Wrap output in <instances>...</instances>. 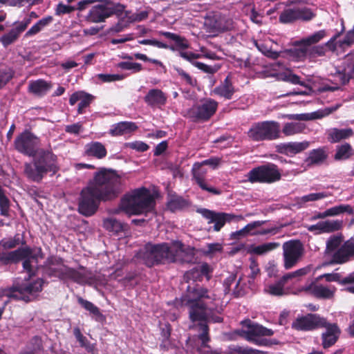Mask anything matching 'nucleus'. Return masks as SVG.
Instances as JSON below:
<instances>
[{"label": "nucleus", "instance_id": "44", "mask_svg": "<svg viewBox=\"0 0 354 354\" xmlns=\"http://www.w3.org/2000/svg\"><path fill=\"white\" fill-rule=\"evenodd\" d=\"M307 46L308 59L314 61L318 57H322L325 55L326 48L323 46Z\"/></svg>", "mask_w": 354, "mask_h": 354}, {"label": "nucleus", "instance_id": "56", "mask_svg": "<svg viewBox=\"0 0 354 354\" xmlns=\"http://www.w3.org/2000/svg\"><path fill=\"white\" fill-rule=\"evenodd\" d=\"M266 223V221H256L245 226L248 235H257L259 228Z\"/></svg>", "mask_w": 354, "mask_h": 354}, {"label": "nucleus", "instance_id": "47", "mask_svg": "<svg viewBox=\"0 0 354 354\" xmlns=\"http://www.w3.org/2000/svg\"><path fill=\"white\" fill-rule=\"evenodd\" d=\"M78 303L86 310L89 311L90 313L96 316L97 317H102V315L100 313L99 308L95 306L93 303L82 299V297L78 298Z\"/></svg>", "mask_w": 354, "mask_h": 354}, {"label": "nucleus", "instance_id": "20", "mask_svg": "<svg viewBox=\"0 0 354 354\" xmlns=\"http://www.w3.org/2000/svg\"><path fill=\"white\" fill-rule=\"evenodd\" d=\"M343 221L342 220H326L318 222L315 225L307 227L309 232L315 234L324 233H331L340 230L342 227Z\"/></svg>", "mask_w": 354, "mask_h": 354}, {"label": "nucleus", "instance_id": "37", "mask_svg": "<svg viewBox=\"0 0 354 354\" xmlns=\"http://www.w3.org/2000/svg\"><path fill=\"white\" fill-rule=\"evenodd\" d=\"M213 28L219 32L230 30L234 28V22L232 19L219 17L215 19Z\"/></svg>", "mask_w": 354, "mask_h": 354}, {"label": "nucleus", "instance_id": "13", "mask_svg": "<svg viewBox=\"0 0 354 354\" xmlns=\"http://www.w3.org/2000/svg\"><path fill=\"white\" fill-rule=\"evenodd\" d=\"M281 176L277 166L271 163L256 167L247 174L248 181L252 183H272L280 180Z\"/></svg>", "mask_w": 354, "mask_h": 354}, {"label": "nucleus", "instance_id": "8", "mask_svg": "<svg viewBox=\"0 0 354 354\" xmlns=\"http://www.w3.org/2000/svg\"><path fill=\"white\" fill-rule=\"evenodd\" d=\"M339 105L326 107L319 109L310 113L291 114L288 115V119L297 120L286 123L282 129V133L286 136H293L301 133L306 129V124L301 121H308L316 119H321L336 111Z\"/></svg>", "mask_w": 354, "mask_h": 354}, {"label": "nucleus", "instance_id": "15", "mask_svg": "<svg viewBox=\"0 0 354 354\" xmlns=\"http://www.w3.org/2000/svg\"><path fill=\"white\" fill-rule=\"evenodd\" d=\"M40 140L28 131L19 135L15 140V149L24 155L32 156L39 149Z\"/></svg>", "mask_w": 354, "mask_h": 354}, {"label": "nucleus", "instance_id": "60", "mask_svg": "<svg viewBox=\"0 0 354 354\" xmlns=\"http://www.w3.org/2000/svg\"><path fill=\"white\" fill-rule=\"evenodd\" d=\"M97 77L104 82H111L122 80L124 76L118 74H98Z\"/></svg>", "mask_w": 354, "mask_h": 354}, {"label": "nucleus", "instance_id": "57", "mask_svg": "<svg viewBox=\"0 0 354 354\" xmlns=\"http://www.w3.org/2000/svg\"><path fill=\"white\" fill-rule=\"evenodd\" d=\"M9 209V200L6 196L4 192L0 186V211L1 214L4 216L8 215Z\"/></svg>", "mask_w": 354, "mask_h": 354}, {"label": "nucleus", "instance_id": "35", "mask_svg": "<svg viewBox=\"0 0 354 354\" xmlns=\"http://www.w3.org/2000/svg\"><path fill=\"white\" fill-rule=\"evenodd\" d=\"M353 154V149L350 144L344 143L337 145L334 158L336 160H344L349 158Z\"/></svg>", "mask_w": 354, "mask_h": 354}, {"label": "nucleus", "instance_id": "63", "mask_svg": "<svg viewBox=\"0 0 354 354\" xmlns=\"http://www.w3.org/2000/svg\"><path fill=\"white\" fill-rule=\"evenodd\" d=\"M127 146L129 148H131L132 149H135L140 152L146 151L149 148L148 145L146 143L141 142V141H136V142H129L127 144Z\"/></svg>", "mask_w": 354, "mask_h": 354}, {"label": "nucleus", "instance_id": "46", "mask_svg": "<svg viewBox=\"0 0 354 354\" xmlns=\"http://www.w3.org/2000/svg\"><path fill=\"white\" fill-rule=\"evenodd\" d=\"M124 11V10L119 15H117L120 20L115 25L110 28L109 32H121L131 23L128 21V18L125 16V12Z\"/></svg>", "mask_w": 354, "mask_h": 354}, {"label": "nucleus", "instance_id": "28", "mask_svg": "<svg viewBox=\"0 0 354 354\" xmlns=\"http://www.w3.org/2000/svg\"><path fill=\"white\" fill-rule=\"evenodd\" d=\"M52 85L44 80L39 79L35 81H30L28 84L30 93L37 95L43 96L51 88Z\"/></svg>", "mask_w": 354, "mask_h": 354}, {"label": "nucleus", "instance_id": "52", "mask_svg": "<svg viewBox=\"0 0 354 354\" xmlns=\"http://www.w3.org/2000/svg\"><path fill=\"white\" fill-rule=\"evenodd\" d=\"M297 20L310 21L315 17V14L307 8H296Z\"/></svg>", "mask_w": 354, "mask_h": 354}, {"label": "nucleus", "instance_id": "27", "mask_svg": "<svg viewBox=\"0 0 354 354\" xmlns=\"http://www.w3.org/2000/svg\"><path fill=\"white\" fill-rule=\"evenodd\" d=\"M138 127L133 122H121L113 124L109 133L113 136H123L136 131Z\"/></svg>", "mask_w": 354, "mask_h": 354}, {"label": "nucleus", "instance_id": "5", "mask_svg": "<svg viewBox=\"0 0 354 354\" xmlns=\"http://www.w3.org/2000/svg\"><path fill=\"white\" fill-rule=\"evenodd\" d=\"M342 241V235H333L328 239L325 255L332 256L329 263H344L354 256V238L348 239L341 245Z\"/></svg>", "mask_w": 354, "mask_h": 354}, {"label": "nucleus", "instance_id": "32", "mask_svg": "<svg viewBox=\"0 0 354 354\" xmlns=\"http://www.w3.org/2000/svg\"><path fill=\"white\" fill-rule=\"evenodd\" d=\"M209 272V266L207 263L199 264L194 266L192 270L185 274V277L196 280L203 277L209 279L208 274Z\"/></svg>", "mask_w": 354, "mask_h": 354}, {"label": "nucleus", "instance_id": "62", "mask_svg": "<svg viewBox=\"0 0 354 354\" xmlns=\"http://www.w3.org/2000/svg\"><path fill=\"white\" fill-rule=\"evenodd\" d=\"M75 10V7L65 5L62 3H59L56 8L55 14L57 15H62L64 14H69Z\"/></svg>", "mask_w": 354, "mask_h": 354}, {"label": "nucleus", "instance_id": "11", "mask_svg": "<svg viewBox=\"0 0 354 354\" xmlns=\"http://www.w3.org/2000/svg\"><path fill=\"white\" fill-rule=\"evenodd\" d=\"M242 330L241 335L248 342L260 346L268 344V340L263 338L266 336H272L274 331L250 319H245L241 322Z\"/></svg>", "mask_w": 354, "mask_h": 354}, {"label": "nucleus", "instance_id": "12", "mask_svg": "<svg viewBox=\"0 0 354 354\" xmlns=\"http://www.w3.org/2000/svg\"><path fill=\"white\" fill-rule=\"evenodd\" d=\"M57 275L62 279H70L80 284L99 285L103 283L100 280L99 276L93 274L86 269L77 270L73 268L62 266L57 270Z\"/></svg>", "mask_w": 354, "mask_h": 354}, {"label": "nucleus", "instance_id": "61", "mask_svg": "<svg viewBox=\"0 0 354 354\" xmlns=\"http://www.w3.org/2000/svg\"><path fill=\"white\" fill-rule=\"evenodd\" d=\"M138 43L140 44L150 45V46H156L158 48H165L166 49V48H169V46L166 44L161 42L160 41H158L155 39H142V40H139Z\"/></svg>", "mask_w": 354, "mask_h": 354}, {"label": "nucleus", "instance_id": "33", "mask_svg": "<svg viewBox=\"0 0 354 354\" xmlns=\"http://www.w3.org/2000/svg\"><path fill=\"white\" fill-rule=\"evenodd\" d=\"M167 207L171 212L183 209L189 205L187 200L176 195H169L167 203Z\"/></svg>", "mask_w": 354, "mask_h": 354}, {"label": "nucleus", "instance_id": "3", "mask_svg": "<svg viewBox=\"0 0 354 354\" xmlns=\"http://www.w3.org/2000/svg\"><path fill=\"white\" fill-rule=\"evenodd\" d=\"M59 169L57 156L52 150L39 149L32 156V160L24 164V174L28 180L40 183L47 174L53 176Z\"/></svg>", "mask_w": 354, "mask_h": 354}, {"label": "nucleus", "instance_id": "34", "mask_svg": "<svg viewBox=\"0 0 354 354\" xmlns=\"http://www.w3.org/2000/svg\"><path fill=\"white\" fill-rule=\"evenodd\" d=\"M343 84L347 83L354 76V59L352 55H347L344 61Z\"/></svg>", "mask_w": 354, "mask_h": 354}, {"label": "nucleus", "instance_id": "59", "mask_svg": "<svg viewBox=\"0 0 354 354\" xmlns=\"http://www.w3.org/2000/svg\"><path fill=\"white\" fill-rule=\"evenodd\" d=\"M192 65H194L198 69L204 71L205 73H209V74H213V73H216L219 69L218 66H216V65H215L214 66H208V65L203 64L202 62H192Z\"/></svg>", "mask_w": 354, "mask_h": 354}, {"label": "nucleus", "instance_id": "43", "mask_svg": "<svg viewBox=\"0 0 354 354\" xmlns=\"http://www.w3.org/2000/svg\"><path fill=\"white\" fill-rule=\"evenodd\" d=\"M277 76L279 80L290 82L293 84H299L306 86V83L303 81H301L300 77L298 75L292 73L290 71H286L279 73Z\"/></svg>", "mask_w": 354, "mask_h": 354}, {"label": "nucleus", "instance_id": "1", "mask_svg": "<svg viewBox=\"0 0 354 354\" xmlns=\"http://www.w3.org/2000/svg\"><path fill=\"white\" fill-rule=\"evenodd\" d=\"M121 192V176L115 170L102 168L81 191L78 204L79 212L90 216L95 213L100 201H112Z\"/></svg>", "mask_w": 354, "mask_h": 354}, {"label": "nucleus", "instance_id": "10", "mask_svg": "<svg viewBox=\"0 0 354 354\" xmlns=\"http://www.w3.org/2000/svg\"><path fill=\"white\" fill-rule=\"evenodd\" d=\"M124 10V6L122 4L102 0L99 3L92 6L86 19L91 23H101L113 15H119Z\"/></svg>", "mask_w": 354, "mask_h": 354}, {"label": "nucleus", "instance_id": "58", "mask_svg": "<svg viewBox=\"0 0 354 354\" xmlns=\"http://www.w3.org/2000/svg\"><path fill=\"white\" fill-rule=\"evenodd\" d=\"M175 71H176L177 74L180 77L181 80L185 81L187 84L190 86H194L196 84V80L192 78L189 75V74L185 72L183 69L178 67H176Z\"/></svg>", "mask_w": 354, "mask_h": 354}, {"label": "nucleus", "instance_id": "4", "mask_svg": "<svg viewBox=\"0 0 354 354\" xmlns=\"http://www.w3.org/2000/svg\"><path fill=\"white\" fill-rule=\"evenodd\" d=\"M155 201L150 191L145 187L134 189L124 195L120 209L129 214H141L153 210Z\"/></svg>", "mask_w": 354, "mask_h": 354}, {"label": "nucleus", "instance_id": "31", "mask_svg": "<svg viewBox=\"0 0 354 354\" xmlns=\"http://www.w3.org/2000/svg\"><path fill=\"white\" fill-rule=\"evenodd\" d=\"M353 135V131L351 128L337 129L334 128L328 131V139L331 142H337L341 140L347 139Z\"/></svg>", "mask_w": 354, "mask_h": 354}, {"label": "nucleus", "instance_id": "22", "mask_svg": "<svg viewBox=\"0 0 354 354\" xmlns=\"http://www.w3.org/2000/svg\"><path fill=\"white\" fill-rule=\"evenodd\" d=\"M306 292L315 296L317 298L328 299L333 297L334 288H330L316 282H312L302 288Z\"/></svg>", "mask_w": 354, "mask_h": 354}, {"label": "nucleus", "instance_id": "16", "mask_svg": "<svg viewBox=\"0 0 354 354\" xmlns=\"http://www.w3.org/2000/svg\"><path fill=\"white\" fill-rule=\"evenodd\" d=\"M326 36V31L321 30L311 35L295 42V48L292 50V55L298 60L308 59L307 46L318 43Z\"/></svg>", "mask_w": 354, "mask_h": 354}, {"label": "nucleus", "instance_id": "53", "mask_svg": "<svg viewBox=\"0 0 354 354\" xmlns=\"http://www.w3.org/2000/svg\"><path fill=\"white\" fill-rule=\"evenodd\" d=\"M118 67L123 70L132 71L133 72H139L142 69V65L140 63L130 62H121L118 64Z\"/></svg>", "mask_w": 354, "mask_h": 354}, {"label": "nucleus", "instance_id": "18", "mask_svg": "<svg viewBox=\"0 0 354 354\" xmlns=\"http://www.w3.org/2000/svg\"><path fill=\"white\" fill-rule=\"evenodd\" d=\"M326 324V319L316 314H308L297 318L292 324V328L297 330H311L321 328Z\"/></svg>", "mask_w": 354, "mask_h": 354}, {"label": "nucleus", "instance_id": "9", "mask_svg": "<svg viewBox=\"0 0 354 354\" xmlns=\"http://www.w3.org/2000/svg\"><path fill=\"white\" fill-rule=\"evenodd\" d=\"M248 136L255 142L277 139L280 137V124L273 120L255 122L249 129Z\"/></svg>", "mask_w": 354, "mask_h": 354}, {"label": "nucleus", "instance_id": "39", "mask_svg": "<svg viewBox=\"0 0 354 354\" xmlns=\"http://www.w3.org/2000/svg\"><path fill=\"white\" fill-rule=\"evenodd\" d=\"M73 334L76 339L80 343V346L84 348L88 353H94L95 347L94 344H91L85 336L82 335L79 328L73 329Z\"/></svg>", "mask_w": 354, "mask_h": 354}, {"label": "nucleus", "instance_id": "14", "mask_svg": "<svg viewBox=\"0 0 354 354\" xmlns=\"http://www.w3.org/2000/svg\"><path fill=\"white\" fill-rule=\"evenodd\" d=\"M283 266L288 270L295 266L304 254V248L299 241L292 240L283 244Z\"/></svg>", "mask_w": 354, "mask_h": 354}, {"label": "nucleus", "instance_id": "54", "mask_svg": "<svg viewBox=\"0 0 354 354\" xmlns=\"http://www.w3.org/2000/svg\"><path fill=\"white\" fill-rule=\"evenodd\" d=\"M14 72L10 68L0 70V88H3L13 77Z\"/></svg>", "mask_w": 354, "mask_h": 354}, {"label": "nucleus", "instance_id": "26", "mask_svg": "<svg viewBox=\"0 0 354 354\" xmlns=\"http://www.w3.org/2000/svg\"><path fill=\"white\" fill-rule=\"evenodd\" d=\"M144 100L149 106L160 108L166 104L167 96L161 90L153 88L149 91Z\"/></svg>", "mask_w": 354, "mask_h": 354}, {"label": "nucleus", "instance_id": "64", "mask_svg": "<svg viewBox=\"0 0 354 354\" xmlns=\"http://www.w3.org/2000/svg\"><path fill=\"white\" fill-rule=\"evenodd\" d=\"M125 16L128 18L129 22H133L134 21H142L147 17L146 12H140L137 14H131L130 12H125Z\"/></svg>", "mask_w": 354, "mask_h": 354}, {"label": "nucleus", "instance_id": "36", "mask_svg": "<svg viewBox=\"0 0 354 354\" xmlns=\"http://www.w3.org/2000/svg\"><path fill=\"white\" fill-rule=\"evenodd\" d=\"M53 21L51 16H46L39 20L35 25H33L26 33V36H32L37 34L42 30L45 27L48 26Z\"/></svg>", "mask_w": 354, "mask_h": 354}, {"label": "nucleus", "instance_id": "19", "mask_svg": "<svg viewBox=\"0 0 354 354\" xmlns=\"http://www.w3.org/2000/svg\"><path fill=\"white\" fill-rule=\"evenodd\" d=\"M201 213L208 220V223H214L213 229L216 232L219 231L226 222L232 221V214L215 212L207 209H202Z\"/></svg>", "mask_w": 354, "mask_h": 354}, {"label": "nucleus", "instance_id": "23", "mask_svg": "<svg viewBox=\"0 0 354 354\" xmlns=\"http://www.w3.org/2000/svg\"><path fill=\"white\" fill-rule=\"evenodd\" d=\"M309 147V142H290L286 143H281L277 146V150L279 153L286 154L287 156H292L300 153Z\"/></svg>", "mask_w": 354, "mask_h": 354}, {"label": "nucleus", "instance_id": "48", "mask_svg": "<svg viewBox=\"0 0 354 354\" xmlns=\"http://www.w3.org/2000/svg\"><path fill=\"white\" fill-rule=\"evenodd\" d=\"M295 20H297L296 8L286 9L279 16V21L283 24L291 23Z\"/></svg>", "mask_w": 354, "mask_h": 354}, {"label": "nucleus", "instance_id": "55", "mask_svg": "<svg viewBox=\"0 0 354 354\" xmlns=\"http://www.w3.org/2000/svg\"><path fill=\"white\" fill-rule=\"evenodd\" d=\"M232 350L239 354H267L264 351L254 349L248 346H235L233 347Z\"/></svg>", "mask_w": 354, "mask_h": 354}, {"label": "nucleus", "instance_id": "25", "mask_svg": "<svg viewBox=\"0 0 354 354\" xmlns=\"http://www.w3.org/2000/svg\"><path fill=\"white\" fill-rule=\"evenodd\" d=\"M93 97L84 92V91H77L73 93L69 98V103L73 106L77 102H80L77 108L78 114H82L84 112V109L88 107L91 103Z\"/></svg>", "mask_w": 354, "mask_h": 354}, {"label": "nucleus", "instance_id": "40", "mask_svg": "<svg viewBox=\"0 0 354 354\" xmlns=\"http://www.w3.org/2000/svg\"><path fill=\"white\" fill-rule=\"evenodd\" d=\"M330 194L328 192L310 193L309 194L299 197L296 199L299 205H303L308 202L317 201L325 198Z\"/></svg>", "mask_w": 354, "mask_h": 354}, {"label": "nucleus", "instance_id": "2", "mask_svg": "<svg viewBox=\"0 0 354 354\" xmlns=\"http://www.w3.org/2000/svg\"><path fill=\"white\" fill-rule=\"evenodd\" d=\"M194 255L193 248L178 241L171 243H147L138 253V258L148 267L176 262H189Z\"/></svg>", "mask_w": 354, "mask_h": 354}, {"label": "nucleus", "instance_id": "51", "mask_svg": "<svg viewBox=\"0 0 354 354\" xmlns=\"http://www.w3.org/2000/svg\"><path fill=\"white\" fill-rule=\"evenodd\" d=\"M19 35L17 31H15L12 28L6 34L3 35L0 38V41L4 47H7L13 42H15L19 37Z\"/></svg>", "mask_w": 354, "mask_h": 354}, {"label": "nucleus", "instance_id": "24", "mask_svg": "<svg viewBox=\"0 0 354 354\" xmlns=\"http://www.w3.org/2000/svg\"><path fill=\"white\" fill-rule=\"evenodd\" d=\"M326 330L322 334V346L324 348H329L337 342L340 334V330L335 324H329L326 321L325 326Z\"/></svg>", "mask_w": 354, "mask_h": 354}, {"label": "nucleus", "instance_id": "45", "mask_svg": "<svg viewBox=\"0 0 354 354\" xmlns=\"http://www.w3.org/2000/svg\"><path fill=\"white\" fill-rule=\"evenodd\" d=\"M284 284L279 280V281L267 285L264 291L273 296H281L284 294Z\"/></svg>", "mask_w": 354, "mask_h": 354}, {"label": "nucleus", "instance_id": "6", "mask_svg": "<svg viewBox=\"0 0 354 354\" xmlns=\"http://www.w3.org/2000/svg\"><path fill=\"white\" fill-rule=\"evenodd\" d=\"M43 280L37 279L30 281L25 280L21 283L16 284L12 288L0 290V297L4 298V304L10 300H22L28 302L33 299L35 295L42 290Z\"/></svg>", "mask_w": 354, "mask_h": 354}, {"label": "nucleus", "instance_id": "41", "mask_svg": "<svg viewBox=\"0 0 354 354\" xmlns=\"http://www.w3.org/2000/svg\"><path fill=\"white\" fill-rule=\"evenodd\" d=\"M103 226L106 230L115 234L122 231L124 229L123 224L113 218L104 219L103 221Z\"/></svg>", "mask_w": 354, "mask_h": 354}, {"label": "nucleus", "instance_id": "50", "mask_svg": "<svg viewBox=\"0 0 354 354\" xmlns=\"http://www.w3.org/2000/svg\"><path fill=\"white\" fill-rule=\"evenodd\" d=\"M43 348L42 340L40 337L35 336L31 339L28 344V353L34 354Z\"/></svg>", "mask_w": 354, "mask_h": 354}, {"label": "nucleus", "instance_id": "17", "mask_svg": "<svg viewBox=\"0 0 354 354\" xmlns=\"http://www.w3.org/2000/svg\"><path fill=\"white\" fill-rule=\"evenodd\" d=\"M218 103L212 99H206L193 106L189 111V116L196 120H207L216 112Z\"/></svg>", "mask_w": 354, "mask_h": 354}, {"label": "nucleus", "instance_id": "38", "mask_svg": "<svg viewBox=\"0 0 354 354\" xmlns=\"http://www.w3.org/2000/svg\"><path fill=\"white\" fill-rule=\"evenodd\" d=\"M327 158V154L323 149H313L309 153L307 159L308 164L319 165L322 163Z\"/></svg>", "mask_w": 354, "mask_h": 354}, {"label": "nucleus", "instance_id": "21", "mask_svg": "<svg viewBox=\"0 0 354 354\" xmlns=\"http://www.w3.org/2000/svg\"><path fill=\"white\" fill-rule=\"evenodd\" d=\"M203 165L199 162L194 164L192 169V174L193 178L195 180L198 186L203 190L207 191L214 195H219L221 194V191L216 189L213 187H208L205 182V176L207 173V170L203 169Z\"/></svg>", "mask_w": 354, "mask_h": 354}, {"label": "nucleus", "instance_id": "30", "mask_svg": "<svg viewBox=\"0 0 354 354\" xmlns=\"http://www.w3.org/2000/svg\"><path fill=\"white\" fill-rule=\"evenodd\" d=\"M213 92L216 95L230 100L234 93V88L229 77H227L219 86L214 89Z\"/></svg>", "mask_w": 354, "mask_h": 354}, {"label": "nucleus", "instance_id": "42", "mask_svg": "<svg viewBox=\"0 0 354 354\" xmlns=\"http://www.w3.org/2000/svg\"><path fill=\"white\" fill-rule=\"evenodd\" d=\"M328 216H338L344 212L348 214H353V209L350 205H339L326 209Z\"/></svg>", "mask_w": 354, "mask_h": 354}, {"label": "nucleus", "instance_id": "29", "mask_svg": "<svg viewBox=\"0 0 354 354\" xmlns=\"http://www.w3.org/2000/svg\"><path fill=\"white\" fill-rule=\"evenodd\" d=\"M85 153L89 156L102 159L106 156V149L100 142H91L85 146Z\"/></svg>", "mask_w": 354, "mask_h": 354}, {"label": "nucleus", "instance_id": "7", "mask_svg": "<svg viewBox=\"0 0 354 354\" xmlns=\"http://www.w3.org/2000/svg\"><path fill=\"white\" fill-rule=\"evenodd\" d=\"M38 257V254L33 252L29 248H19L10 252L9 250L5 249L2 245H0V261L8 264L22 260L23 268L26 270L29 277L35 274L37 268Z\"/></svg>", "mask_w": 354, "mask_h": 354}, {"label": "nucleus", "instance_id": "49", "mask_svg": "<svg viewBox=\"0 0 354 354\" xmlns=\"http://www.w3.org/2000/svg\"><path fill=\"white\" fill-rule=\"evenodd\" d=\"M279 246V243L275 242L266 243L256 246L254 248V252L257 254H264L270 251H272Z\"/></svg>", "mask_w": 354, "mask_h": 354}]
</instances>
